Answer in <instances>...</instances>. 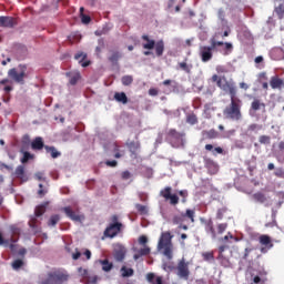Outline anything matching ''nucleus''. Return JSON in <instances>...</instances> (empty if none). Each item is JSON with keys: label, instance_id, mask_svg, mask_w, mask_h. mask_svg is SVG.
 Here are the masks:
<instances>
[{"label": "nucleus", "instance_id": "nucleus-4", "mask_svg": "<svg viewBox=\"0 0 284 284\" xmlns=\"http://www.w3.org/2000/svg\"><path fill=\"white\" fill-rule=\"evenodd\" d=\"M48 276L50 277V280L54 282V284H64L69 281V277H70L68 272L63 270H57V271L50 272Z\"/></svg>", "mask_w": 284, "mask_h": 284}, {"label": "nucleus", "instance_id": "nucleus-58", "mask_svg": "<svg viewBox=\"0 0 284 284\" xmlns=\"http://www.w3.org/2000/svg\"><path fill=\"white\" fill-rule=\"evenodd\" d=\"M29 226L33 230H36L38 227V220L37 217L31 219V221L29 222Z\"/></svg>", "mask_w": 284, "mask_h": 284}, {"label": "nucleus", "instance_id": "nucleus-54", "mask_svg": "<svg viewBox=\"0 0 284 284\" xmlns=\"http://www.w3.org/2000/svg\"><path fill=\"white\" fill-rule=\"evenodd\" d=\"M81 21L83 24H89L91 22V17L88 14L82 13L81 14Z\"/></svg>", "mask_w": 284, "mask_h": 284}, {"label": "nucleus", "instance_id": "nucleus-50", "mask_svg": "<svg viewBox=\"0 0 284 284\" xmlns=\"http://www.w3.org/2000/svg\"><path fill=\"white\" fill-rule=\"evenodd\" d=\"M23 261L22 260H16L13 263H12V267L14 268V270H19V268H21L22 266H23Z\"/></svg>", "mask_w": 284, "mask_h": 284}, {"label": "nucleus", "instance_id": "nucleus-24", "mask_svg": "<svg viewBox=\"0 0 284 284\" xmlns=\"http://www.w3.org/2000/svg\"><path fill=\"white\" fill-rule=\"evenodd\" d=\"M204 150H206V151H209V152H211V151H213V155H217V154H223V149H222V146H215V149H214V146H213V144H206L205 146H204Z\"/></svg>", "mask_w": 284, "mask_h": 284}, {"label": "nucleus", "instance_id": "nucleus-51", "mask_svg": "<svg viewBox=\"0 0 284 284\" xmlns=\"http://www.w3.org/2000/svg\"><path fill=\"white\" fill-rule=\"evenodd\" d=\"M274 176L278 179H284V169H275Z\"/></svg>", "mask_w": 284, "mask_h": 284}, {"label": "nucleus", "instance_id": "nucleus-34", "mask_svg": "<svg viewBox=\"0 0 284 284\" xmlns=\"http://www.w3.org/2000/svg\"><path fill=\"white\" fill-rule=\"evenodd\" d=\"M48 204L49 203H45L44 205H40L36 209V212H34L36 217H40L45 213V209H47Z\"/></svg>", "mask_w": 284, "mask_h": 284}, {"label": "nucleus", "instance_id": "nucleus-45", "mask_svg": "<svg viewBox=\"0 0 284 284\" xmlns=\"http://www.w3.org/2000/svg\"><path fill=\"white\" fill-rule=\"evenodd\" d=\"M226 212L227 210L225 207L217 210V214L215 215V219L220 221L223 220Z\"/></svg>", "mask_w": 284, "mask_h": 284}, {"label": "nucleus", "instance_id": "nucleus-29", "mask_svg": "<svg viewBox=\"0 0 284 284\" xmlns=\"http://www.w3.org/2000/svg\"><path fill=\"white\" fill-rule=\"evenodd\" d=\"M148 281L152 284H163V278L161 276L155 277L153 273L148 274Z\"/></svg>", "mask_w": 284, "mask_h": 284}, {"label": "nucleus", "instance_id": "nucleus-55", "mask_svg": "<svg viewBox=\"0 0 284 284\" xmlns=\"http://www.w3.org/2000/svg\"><path fill=\"white\" fill-rule=\"evenodd\" d=\"M121 178H122V180L128 181L132 178V174L130 173V171H123L121 173Z\"/></svg>", "mask_w": 284, "mask_h": 284}, {"label": "nucleus", "instance_id": "nucleus-28", "mask_svg": "<svg viewBox=\"0 0 284 284\" xmlns=\"http://www.w3.org/2000/svg\"><path fill=\"white\" fill-rule=\"evenodd\" d=\"M68 77H70V84L75 85L78 81L81 79L80 72L75 73H67Z\"/></svg>", "mask_w": 284, "mask_h": 284}, {"label": "nucleus", "instance_id": "nucleus-36", "mask_svg": "<svg viewBox=\"0 0 284 284\" xmlns=\"http://www.w3.org/2000/svg\"><path fill=\"white\" fill-rule=\"evenodd\" d=\"M121 274L123 277H130V276H133L134 271L132 268H128L126 266H123L121 268Z\"/></svg>", "mask_w": 284, "mask_h": 284}, {"label": "nucleus", "instance_id": "nucleus-63", "mask_svg": "<svg viewBox=\"0 0 284 284\" xmlns=\"http://www.w3.org/2000/svg\"><path fill=\"white\" fill-rule=\"evenodd\" d=\"M149 93L151 97H156V95H159V90L156 88H151L149 90Z\"/></svg>", "mask_w": 284, "mask_h": 284}, {"label": "nucleus", "instance_id": "nucleus-2", "mask_svg": "<svg viewBox=\"0 0 284 284\" xmlns=\"http://www.w3.org/2000/svg\"><path fill=\"white\" fill-rule=\"evenodd\" d=\"M27 78V64H19L18 68H11L8 71V78L0 80V85L3 87L6 93H10L13 90V83L24 84Z\"/></svg>", "mask_w": 284, "mask_h": 284}, {"label": "nucleus", "instance_id": "nucleus-25", "mask_svg": "<svg viewBox=\"0 0 284 284\" xmlns=\"http://www.w3.org/2000/svg\"><path fill=\"white\" fill-rule=\"evenodd\" d=\"M154 48H155L156 55L158 57H162L163 53H164V49H165L164 41L163 40H159L155 43Z\"/></svg>", "mask_w": 284, "mask_h": 284}, {"label": "nucleus", "instance_id": "nucleus-32", "mask_svg": "<svg viewBox=\"0 0 284 284\" xmlns=\"http://www.w3.org/2000/svg\"><path fill=\"white\" fill-rule=\"evenodd\" d=\"M253 200L261 204H263L267 201L265 194L260 193V192L253 194Z\"/></svg>", "mask_w": 284, "mask_h": 284}, {"label": "nucleus", "instance_id": "nucleus-53", "mask_svg": "<svg viewBox=\"0 0 284 284\" xmlns=\"http://www.w3.org/2000/svg\"><path fill=\"white\" fill-rule=\"evenodd\" d=\"M226 248H227L226 245L220 246V248H219L220 255L217 256V260H224V261H226V260L224 258V256H223V253L225 252Z\"/></svg>", "mask_w": 284, "mask_h": 284}, {"label": "nucleus", "instance_id": "nucleus-8", "mask_svg": "<svg viewBox=\"0 0 284 284\" xmlns=\"http://www.w3.org/2000/svg\"><path fill=\"white\" fill-rule=\"evenodd\" d=\"M160 195L166 201H170V204L173 206L179 204L180 199L176 194H172V186H165V189L161 191Z\"/></svg>", "mask_w": 284, "mask_h": 284}, {"label": "nucleus", "instance_id": "nucleus-39", "mask_svg": "<svg viewBox=\"0 0 284 284\" xmlns=\"http://www.w3.org/2000/svg\"><path fill=\"white\" fill-rule=\"evenodd\" d=\"M135 209L138 210V212L141 214V215H146L149 213V210L146 206L144 205H141V204H136L135 205Z\"/></svg>", "mask_w": 284, "mask_h": 284}, {"label": "nucleus", "instance_id": "nucleus-30", "mask_svg": "<svg viewBox=\"0 0 284 284\" xmlns=\"http://www.w3.org/2000/svg\"><path fill=\"white\" fill-rule=\"evenodd\" d=\"M186 123L191 124V125H195L199 123L197 116L195 113L191 112L189 114H186Z\"/></svg>", "mask_w": 284, "mask_h": 284}, {"label": "nucleus", "instance_id": "nucleus-60", "mask_svg": "<svg viewBox=\"0 0 284 284\" xmlns=\"http://www.w3.org/2000/svg\"><path fill=\"white\" fill-rule=\"evenodd\" d=\"M202 257H204V261L214 260L213 253H204V254H202Z\"/></svg>", "mask_w": 284, "mask_h": 284}, {"label": "nucleus", "instance_id": "nucleus-23", "mask_svg": "<svg viewBox=\"0 0 284 284\" xmlns=\"http://www.w3.org/2000/svg\"><path fill=\"white\" fill-rule=\"evenodd\" d=\"M44 150L47 151L48 154H51L52 159H58L61 156V153L59 150L55 149V146H44Z\"/></svg>", "mask_w": 284, "mask_h": 284}, {"label": "nucleus", "instance_id": "nucleus-61", "mask_svg": "<svg viewBox=\"0 0 284 284\" xmlns=\"http://www.w3.org/2000/svg\"><path fill=\"white\" fill-rule=\"evenodd\" d=\"M105 164H106L108 166H110V168H116V166H118L116 160H108V161L105 162Z\"/></svg>", "mask_w": 284, "mask_h": 284}, {"label": "nucleus", "instance_id": "nucleus-18", "mask_svg": "<svg viewBox=\"0 0 284 284\" xmlns=\"http://www.w3.org/2000/svg\"><path fill=\"white\" fill-rule=\"evenodd\" d=\"M63 211H64L65 215H67L70 220H72V221H74V222H81V221L84 219L83 216L78 215L75 212H73L70 206L64 207Z\"/></svg>", "mask_w": 284, "mask_h": 284}, {"label": "nucleus", "instance_id": "nucleus-40", "mask_svg": "<svg viewBox=\"0 0 284 284\" xmlns=\"http://www.w3.org/2000/svg\"><path fill=\"white\" fill-rule=\"evenodd\" d=\"M60 221V216L59 215H52L48 222L49 226H55Z\"/></svg>", "mask_w": 284, "mask_h": 284}, {"label": "nucleus", "instance_id": "nucleus-56", "mask_svg": "<svg viewBox=\"0 0 284 284\" xmlns=\"http://www.w3.org/2000/svg\"><path fill=\"white\" fill-rule=\"evenodd\" d=\"M236 133L235 129H231L230 131H224V139H230Z\"/></svg>", "mask_w": 284, "mask_h": 284}, {"label": "nucleus", "instance_id": "nucleus-16", "mask_svg": "<svg viewBox=\"0 0 284 284\" xmlns=\"http://www.w3.org/2000/svg\"><path fill=\"white\" fill-rule=\"evenodd\" d=\"M266 104L264 102H262L260 99H253V101L251 102V109H248V113H256L257 111H260L261 109L265 110Z\"/></svg>", "mask_w": 284, "mask_h": 284}, {"label": "nucleus", "instance_id": "nucleus-13", "mask_svg": "<svg viewBox=\"0 0 284 284\" xmlns=\"http://www.w3.org/2000/svg\"><path fill=\"white\" fill-rule=\"evenodd\" d=\"M17 26V20L13 17L0 16V28L12 29Z\"/></svg>", "mask_w": 284, "mask_h": 284}, {"label": "nucleus", "instance_id": "nucleus-5", "mask_svg": "<svg viewBox=\"0 0 284 284\" xmlns=\"http://www.w3.org/2000/svg\"><path fill=\"white\" fill-rule=\"evenodd\" d=\"M190 263L185 261V258L180 260L178 262V267H176V274L178 277L187 281L190 278Z\"/></svg>", "mask_w": 284, "mask_h": 284}, {"label": "nucleus", "instance_id": "nucleus-64", "mask_svg": "<svg viewBox=\"0 0 284 284\" xmlns=\"http://www.w3.org/2000/svg\"><path fill=\"white\" fill-rule=\"evenodd\" d=\"M139 243H140L141 245H145V244L148 243V237L144 236V235H142V236L139 239Z\"/></svg>", "mask_w": 284, "mask_h": 284}, {"label": "nucleus", "instance_id": "nucleus-14", "mask_svg": "<svg viewBox=\"0 0 284 284\" xmlns=\"http://www.w3.org/2000/svg\"><path fill=\"white\" fill-rule=\"evenodd\" d=\"M204 168L209 170V174L211 175H215L219 172V164H216V162L210 158H204Z\"/></svg>", "mask_w": 284, "mask_h": 284}, {"label": "nucleus", "instance_id": "nucleus-52", "mask_svg": "<svg viewBox=\"0 0 284 284\" xmlns=\"http://www.w3.org/2000/svg\"><path fill=\"white\" fill-rule=\"evenodd\" d=\"M75 60H80V62L84 61L87 59V53L84 52H78L75 55H74Z\"/></svg>", "mask_w": 284, "mask_h": 284}, {"label": "nucleus", "instance_id": "nucleus-12", "mask_svg": "<svg viewBox=\"0 0 284 284\" xmlns=\"http://www.w3.org/2000/svg\"><path fill=\"white\" fill-rule=\"evenodd\" d=\"M258 243L263 246L260 250L261 253H266L267 250H271L274 246L272 239L268 235H261L258 237Z\"/></svg>", "mask_w": 284, "mask_h": 284}, {"label": "nucleus", "instance_id": "nucleus-27", "mask_svg": "<svg viewBox=\"0 0 284 284\" xmlns=\"http://www.w3.org/2000/svg\"><path fill=\"white\" fill-rule=\"evenodd\" d=\"M274 12L277 16L278 20H283L284 19V3H280L277 7H275Z\"/></svg>", "mask_w": 284, "mask_h": 284}, {"label": "nucleus", "instance_id": "nucleus-37", "mask_svg": "<svg viewBox=\"0 0 284 284\" xmlns=\"http://www.w3.org/2000/svg\"><path fill=\"white\" fill-rule=\"evenodd\" d=\"M24 170H26V166H23V164H20L19 166H17V169H16V176L18 179H23Z\"/></svg>", "mask_w": 284, "mask_h": 284}, {"label": "nucleus", "instance_id": "nucleus-31", "mask_svg": "<svg viewBox=\"0 0 284 284\" xmlns=\"http://www.w3.org/2000/svg\"><path fill=\"white\" fill-rule=\"evenodd\" d=\"M178 67L180 68V70H182L189 74L191 73L192 64H187L186 61L179 62Z\"/></svg>", "mask_w": 284, "mask_h": 284}, {"label": "nucleus", "instance_id": "nucleus-17", "mask_svg": "<svg viewBox=\"0 0 284 284\" xmlns=\"http://www.w3.org/2000/svg\"><path fill=\"white\" fill-rule=\"evenodd\" d=\"M183 133H179V131H176V129H170L168 135H166V140L169 142H178L183 138Z\"/></svg>", "mask_w": 284, "mask_h": 284}, {"label": "nucleus", "instance_id": "nucleus-33", "mask_svg": "<svg viewBox=\"0 0 284 284\" xmlns=\"http://www.w3.org/2000/svg\"><path fill=\"white\" fill-rule=\"evenodd\" d=\"M102 265V270L106 273H109L113 268V263H110L109 260L100 261Z\"/></svg>", "mask_w": 284, "mask_h": 284}, {"label": "nucleus", "instance_id": "nucleus-19", "mask_svg": "<svg viewBox=\"0 0 284 284\" xmlns=\"http://www.w3.org/2000/svg\"><path fill=\"white\" fill-rule=\"evenodd\" d=\"M204 231H206V234H211V237H213V240L217 237L216 231L214 229V223L211 220L204 223Z\"/></svg>", "mask_w": 284, "mask_h": 284}, {"label": "nucleus", "instance_id": "nucleus-46", "mask_svg": "<svg viewBox=\"0 0 284 284\" xmlns=\"http://www.w3.org/2000/svg\"><path fill=\"white\" fill-rule=\"evenodd\" d=\"M33 155H31V153H29L28 151H24L23 153V158L21 159V163H27L29 160H32Z\"/></svg>", "mask_w": 284, "mask_h": 284}, {"label": "nucleus", "instance_id": "nucleus-38", "mask_svg": "<svg viewBox=\"0 0 284 284\" xmlns=\"http://www.w3.org/2000/svg\"><path fill=\"white\" fill-rule=\"evenodd\" d=\"M184 221H185V215L184 214L175 215L173 217V223L175 225H181Z\"/></svg>", "mask_w": 284, "mask_h": 284}, {"label": "nucleus", "instance_id": "nucleus-9", "mask_svg": "<svg viewBox=\"0 0 284 284\" xmlns=\"http://www.w3.org/2000/svg\"><path fill=\"white\" fill-rule=\"evenodd\" d=\"M126 248L121 245V244H116L114 245L113 248V257L118 263H123L125 257H126Z\"/></svg>", "mask_w": 284, "mask_h": 284}, {"label": "nucleus", "instance_id": "nucleus-20", "mask_svg": "<svg viewBox=\"0 0 284 284\" xmlns=\"http://www.w3.org/2000/svg\"><path fill=\"white\" fill-rule=\"evenodd\" d=\"M142 40L146 42V43H143V49L153 50L155 48V43H156L155 40L150 39L148 34H143Z\"/></svg>", "mask_w": 284, "mask_h": 284}, {"label": "nucleus", "instance_id": "nucleus-62", "mask_svg": "<svg viewBox=\"0 0 284 284\" xmlns=\"http://www.w3.org/2000/svg\"><path fill=\"white\" fill-rule=\"evenodd\" d=\"M29 143H30V138H29V135H23V138H22V144H23V146L26 148V146H29Z\"/></svg>", "mask_w": 284, "mask_h": 284}, {"label": "nucleus", "instance_id": "nucleus-57", "mask_svg": "<svg viewBox=\"0 0 284 284\" xmlns=\"http://www.w3.org/2000/svg\"><path fill=\"white\" fill-rule=\"evenodd\" d=\"M175 267L171 263H164L163 264V270L166 272H172Z\"/></svg>", "mask_w": 284, "mask_h": 284}, {"label": "nucleus", "instance_id": "nucleus-15", "mask_svg": "<svg viewBox=\"0 0 284 284\" xmlns=\"http://www.w3.org/2000/svg\"><path fill=\"white\" fill-rule=\"evenodd\" d=\"M270 87L272 90H282L284 88V79L278 75H273L270 79Z\"/></svg>", "mask_w": 284, "mask_h": 284}, {"label": "nucleus", "instance_id": "nucleus-21", "mask_svg": "<svg viewBox=\"0 0 284 284\" xmlns=\"http://www.w3.org/2000/svg\"><path fill=\"white\" fill-rule=\"evenodd\" d=\"M47 145H44V142L42 138H37L31 142V148L33 151H41L42 149H45Z\"/></svg>", "mask_w": 284, "mask_h": 284}, {"label": "nucleus", "instance_id": "nucleus-3", "mask_svg": "<svg viewBox=\"0 0 284 284\" xmlns=\"http://www.w3.org/2000/svg\"><path fill=\"white\" fill-rule=\"evenodd\" d=\"M173 236L171 235L170 232H164L161 235V239L159 241L158 248L160 251H164L163 254L169 258H173V243H172Z\"/></svg>", "mask_w": 284, "mask_h": 284}, {"label": "nucleus", "instance_id": "nucleus-44", "mask_svg": "<svg viewBox=\"0 0 284 284\" xmlns=\"http://www.w3.org/2000/svg\"><path fill=\"white\" fill-rule=\"evenodd\" d=\"M129 149L131 152L135 153L140 149V142H130Z\"/></svg>", "mask_w": 284, "mask_h": 284}, {"label": "nucleus", "instance_id": "nucleus-48", "mask_svg": "<svg viewBox=\"0 0 284 284\" xmlns=\"http://www.w3.org/2000/svg\"><path fill=\"white\" fill-rule=\"evenodd\" d=\"M194 215H195V212L193 210H186L184 217H189V220H191V223H194Z\"/></svg>", "mask_w": 284, "mask_h": 284}, {"label": "nucleus", "instance_id": "nucleus-7", "mask_svg": "<svg viewBox=\"0 0 284 284\" xmlns=\"http://www.w3.org/2000/svg\"><path fill=\"white\" fill-rule=\"evenodd\" d=\"M122 223H110L106 230L104 231V236L114 239L123 230Z\"/></svg>", "mask_w": 284, "mask_h": 284}, {"label": "nucleus", "instance_id": "nucleus-59", "mask_svg": "<svg viewBox=\"0 0 284 284\" xmlns=\"http://www.w3.org/2000/svg\"><path fill=\"white\" fill-rule=\"evenodd\" d=\"M39 187L40 190L38 191V195L40 197H43L48 193V191L43 190V184H39Z\"/></svg>", "mask_w": 284, "mask_h": 284}, {"label": "nucleus", "instance_id": "nucleus-10", "mask_svg": "<svg viewBox=\"0 0 284 284\" xmlns=\"http://www.w3.org/2000/svg\"><path fill=\"white\" fill-rule=\"evenodd\" d=\"M213 47L211 45H202L200 47V58H202V62H209L213 58Z\"/></svg>", "mask_w": 284, "mask_h": 284}, {"label": "nucleus", "instance_id": "nucleus-47", "mask_svg": "<svg viewBox=\"0 0 284 284\" xmlns=\"http://www.w3.org/2000/svg\"><path fill=\"white\" fill-rule=\"evenodd\" d=\"M227 223L217 224V234H223L227 230Z\"/></svg>", "mask_w": 284, "mask_h": 284}, {"label": "nucleus", "instance_id": "nucleus-1", "mask_svg": "<svg viewBox=\"0 0 284 284\" xmlns=\"http://www.w3.org/2000/svg\"><path fill=\"white\" fill-rule=\"evenodd\" d=\"M211 81L216 82L217 88L231 97V103L224 108V118L235 122L241 121L243 119L242 101L236 99L237 89L235 83L229 81L225 75L220 77L217 74H213Z\"/></svg>", "mask_w": 284, "mask_h": 284}, {"label": "nucleus", "instance_id": "nucleus-22", "mask_svg": "<svg viewBox=\"0 0 284 284\" xmlns=\"http://www.w3.org/2000/svg\"><path fill=\"white\" fill-rule=\"evenodd\" d=\"M114 99L116 102L122 104H128L129 98L126 97L125 92H115Z\"/></svg>", "mask_w": 284, "mask_h": 284}, {"label": "nucleus", "instance_id": "nucleus-6", "mask_svg": "<svg viewBox=\"0 0 284 284\" xmlns=\"http://www.w3.org/2000/svg\"><path fill=\"white\" fill-rule=\"evenodd\" d=\"M11 237L4 240L2 233L0 232V246L4 245L6 247L9 245V243H16L18 240H16V236L20 235L21 230L17 225L10 226Z\"/></svg>", "mask_w": 284, "mask_h": 284}, {"label": "nucleus", "instance_id": "nucleus-49", "mask_svg": "<svg viewBox=\"0 0 284 284\" xmlns=\"http://www.w3.org/2000/svg\"><path fill=\"white\" fill-rule=\"evenodd\" d=\"M224 45V42L223 41H216L215 39H211V48H213V50L216 48V47H223Z\"/></svg>", "mask_w": 284, "mask_h": 284}, {"label": "nucleus", "instance_id": "nucleus-42", "mask_svg": "<svg viewBox=\"0 0 284 284\" xmlns=\"http://www.w3.org/2000/svg\"><path fill=\"white\" fill-rule=\"evenodd\" d=\"M258 143L260 144H270L271 143L270 135H260Z\"/></svg>", "mask_w": 284, "mask_h": 284}, {"label": "nucleus", "instance_id": "nucleus-35", "mask_svg": "<svg viewBox=\"0 0 284 284\" xmlns=\"http://www.w3.org/2000/svg\"><path fill=\"white\" fill-rule=\"evenodd\" d=\"M133 83V75L126 74L122 77V84L124 87H130Z\"/></svg>", "mask_w": 284, "mask_h": 284}, {"label": "nucleus", "instance_id": "nucleus-11", "mask_svg": "<svg viewBox=\"0 0 284 284\" xmlns=\"http://www.w3.org/2000/svg\"><path fill=\"white\" fill-rule=\"evenodd\" d=\"M123 58V54L121 51L116 49H110L109 50V55H108V61L113 65L116 67L119 65V61Z\"/></svg>", "mask_w": 284, "mask_h": 284}, {"label": "nucleus", "instance_id": "nucleus-41", "mask_svg": "<svg viewBox=\"0 0 284 284\" xmlns=\"http://www.w3.org/2000/svg\"><path fill=\"white\" fill-rule=\"evenodd\" d=\"M219 138L217 131L215 129H211V131H206V139L213 140Z\"/></svg>", "mask_w": 284, "mask_h": 284}, {"label": "nucleus", "instance_id": "nucleus-43", "mask_svg": "<svg viewBox=\"0 0 284 284\" xmlns=\"http://www.w3.org/2000/svg\"><path fill=\"white\" fill-rule=\"evenodd\" d=\"M268 77L267 73L265 71H262L257 74V82L262 83L263 81H267Z\"/></svg>", "mask_w": 284, "mask_h": 284}, {"label": "nucleus", "instance_id": "nucleus-26", "mask_svg": "<svg viewBox=\"0 0 284 284\" xmlns=\"http://www.w3.org/2000/svg\"><path fill=\"white\" fill-rule=\"evenodd\" d=\"M150 253H151V248L145 246L144 248L136 251V254L134 255V260L138 261L142 256H148Z\"/></svg>", "mask_w": 284, "mask_h": 284}]
</instances>
